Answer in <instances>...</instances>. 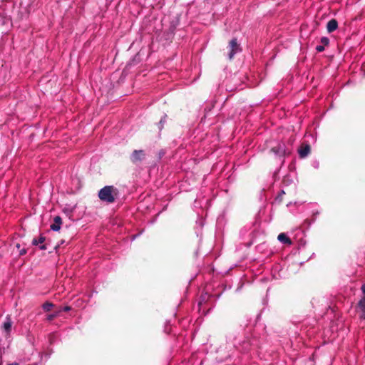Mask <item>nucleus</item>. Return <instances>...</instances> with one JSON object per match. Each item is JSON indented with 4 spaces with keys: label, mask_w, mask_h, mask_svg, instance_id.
<instances>
[{
    "label": "nucleus",
    "mask_w": 365,
    "mask_h": 365,
    "mask_svg": "<svg viewBox=\"0 0 365 365\" xmlns=\"http://www.w3.org/2000/svg\"><path fill=\"white\" fill-rule=\"evenodd\" d=\"M118 195L117 188L112 185H107L101 189L98 192V197L103 202L113 203Z\"/></svg>",
    "instance_id": "nucleus-1"
},
{
    "label": "nucleus",
    "mask_w": 365,
    "mask_h": 365,
    "mask_svg": "<svg viewBox=\"0 0 365 365\" xmlns=\"http://www.w3.org/2000/svg\"><path fill=\"white\" fill-rule=\"evenodd\" d=\"M228 48L230 49V52L228 53V57L230 60H232L234 56L241 51L240 45L237 43V38H232L228 45Z\"/></svg>",
    "instance_id": "nucleus-2"
},
{
    "label": "nucleus",
    "mask_w": 365,
    "mask_h": 365,
    "mask_svg": "<svg viewBox=\"0 0 365 365\" xmlns=\"http://www.w3.org/2000/svg\"><path fill=\"white\" fill-rule=\"evenodd\" d=\"M271 152L277 156H284L289 154V151H287L284 143H279L276 146L272 148Z\"/></svg>",
    "instance_id": "nucleus-3"
},
{
    "label": "nucleus",
    "mask_w": 365,
    "mask_h": 365,
    "mask_svg": "<svg viewBox=\"0 0 365 365\" xmlns=\"http://www.w3.org/2000/svg\"><path fill=\"white\" fill-rule=\"evenodd\" d=\"M145 156V154L143 150H135L130 155V160L133 163H137L141 162Z\"/></svg>",
    "instance_id": "nucleus-4"
},
{
    "label": "nucleus",
    "mask_w": 365,
    "mask_h": 365,
    "mask_svg": "<svg viewBox=\"0 0 365 365\" xmlns=\"http://www.w3.org/2000/svg\"><path fill=\"white\" fill-rule=\"evenodd\" d=\"M12 321L10 317H7L6 320L2 324V328L4 331L5 332V336L7 337L9 336L10 332L11 331L12 327Z\"/></svg>",
    "instance_id": "nucleus-5"
},
{
    "label": "nucleus",
    "mask_w": 365,
    "mask_h": 365,
    "mask_svg": "<svg viewBox=\"0 0 365 365\" xmlns=\"http://www.w3.org/2000/svg\"><path fill=\"white\" fill-rule=\"evenodd\" d=\"M311 151V147L309 144H302L298 150L299 157L304 158L307 157Z\"/></svg>",
    "instance_id": "nucleus-6"
},
{
    "label": "nucleus",
    "mask_w": 365,
    "mask_h": 365,
    "mask_svg": "<svg viewBox=\"0 0 365 365\" xmlns=\"http://www.w3.org/2000/svg\"><path fill=\"white\" fill-rule=\"evenodd\" d=\"M62 225V219L60 216H56L53 218V222L50 225L51 230L53 231H58Z\"/></svg>",
    "instance_id": "nucleus-7"
},
{
    "label": "nucleus",
    "mask_w": 365,
    "mask_h": 365,
    "mask_svg": "<svg viewBox=\"0 0 365 365\" xmlns=\"http://www.w3.org/2000/svg\"><path fill=\"white\" fill-rule=\"evenodd\" d=\"M338 28V22L335 19H331L327 22V30L329 33H332Z\"/></svg>",
    "instance_id": "nucleus-8"
},
{
    "label": "nucleus",
    "mask_w": 365,
    "mask_h": 365,
    "mask_svg": "<svg viewBox=\"0 0 365 365\" xmlns=\"http://www.w3.org/2000/svg\"><path fill=\"white\" fill-rule=\"evenodd\" d=\"M320 42H321L322 45H318L316 47V50L318 52H322L324 51V46L329 45V38H327L326 36H323L321 38Z\"/></svg>",
    "instance_id": "nucleus-9"
},
{
    "label": "nucleus",
    "mask_w": 365,
    "mask_h": 365,
    "mask_svg": "<svg viewBox=\"0 0 365 365\" xmlns=\"http://www.w3.org/2000/svg\"><path fill=\"white\" fill-rule=\"evenodd\" d=\"M357 307L361 312L360 318L365 319V297H362L358 302Z\"/></svg>",
    "instance_id": "nucleus-10"
},
{
    "label": "nucleus",
    "mask_w": 365,
    "mask_h": 365,
    "mask_svg": "<svg viewBox=\"0 0 365 365\" xmlns=\"http://www.w3.org/2000/svg\"><path fill=\"white\" fill-rule=\"evenodd\" d=\"M277 239L279 242H281L284 244H286L288 245H291L292 244V240L284 232L280 233L278 235Z\"/></svg>",
    "instance_id": "nucleus-11"
},
{
    "label": "nucleus",
    "mask_w": 365,
    "mask_h": 365,
    "mask_svg": "<svg viewBox=\"0 0 365 365\" xmlns=\"http://www.w3.org/2000/svg\"><path fill=\"white\" fill-rule=\"evenodd\" d=\"M45 241H46V237L42 236V235H41L38 240L37 239H34L33 241H32V244L34 245H38L40 244L44 243Z\"/></svg>",
    "instance_id": "nucleus-12"
},
{
    "label": "nucleus",
    "mask_w": 365,
    "mask_h": 365,
    "mask_svg": "<svg viewBox=\"0 0 365 365\" xmlns=\"http://www.w3.org/2000/svg\"><path fill=\"white\" fill-rule=\"evenodd\" d=\"M53 307V304L49 302H46L42 305V307L45 312L51 311Z\"/></svg>",
    "instance_id": "nucleus-13"
},
{
    "label": "nucleus",
    "mask_w": 365,
    "mask_h": 365,
    "mask_svg": "<svg viewBox=\"0 0 365 365\" xmlns=\"http://www.w3.org/2000/svg\"><path fill=\"white\" fill-rule=\"evenodd\" d=\"M16 247L19 250L20 256L24 255L27 252L25 248L21 249V245L19 243L16 245Z\"/></svg>",
    "instance_id": "nucleus-14"
},
{
    "label": "nucleus",
    "mask_w": 365,
    "mask_h": 365,
    "mask_svg": "<svg viewBox=\"0 0 365 365\" xmlns=\"http://www.w3.org/2000/svg\"><path fill=\"white\" fill-rule=\"evenodd\" d=\"M58 313L56 312L55 314H51L47 316V320L48 321H52L57 316Z\"/></svg>",
    "instance_id": "nucleus-15"
},
{
    "label": "nucleus",
    "mask_w": 365,
    "mask_h": 365,
    "mask_svg": "<svg viewBox=\"0 0 365 365\" xmlns=\"http://www.w3.org/2000/svg\"><path fill=\"white\" fill-rule=\"evenodd\" d=\"M71 309V307L70 306H65L62 308H60L59 310L58 311V313H59L61 311H63V312H68Z\"/></svg>",
    "instance_id": "nucleus-16"
},
{
    "label": "nucleus",
    "mask_w": 365,
    "mask_h": 365,
    "mask_svg": "<svg viewBox=\"0 0 365 365\" xmlns=\"http://www.w3.org/2000/svg\"><path fill=\"white\" fill-rule=\"evenodd\" d=\"M39 245V249L41 250H46L47 249V244H40L38 245Z\"/></svg>",
    "instance_id": "nucleus-17"
},
{
    "label": "nucleus",
    "mask_w": 365,
    "mask_h": 365,
    "mask_svg": "<svg viewBox=\"0 0 365 365\" xmlns=\"http://www.w3.org/2000/svg\"><path fill=\"white\" fill-rule=\"evenodd\" d=\"M361 289L364 294V297H365V284H364L361 287Z\"/></svg>",
    "instance_id": "nucleus-18"
},
{
    "label": "nucleus",
    "mask_w": 365,
    "mask_h": 365,
    "mask_svg": "<svg viewBox=\"0 0 365 365\" xmlns=\"http://www.w3.org/2000/svg\"><path fill=\"white\" fill-rule=\"evenodd\" d=\"M7 365H19L18 363H12V364H7Z\"/></svg>",
    "instance_id": "nucleus-19"
}]
</instances>
